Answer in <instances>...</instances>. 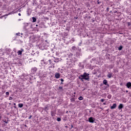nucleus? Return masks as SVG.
I'll use <instances>...</instances> for the list:
<instances>
[{
	"label": "nucleus",
	"instance_id": "1",
	"mask_svg": "<svg viewBox=\"0 0 131 131\" xmlns=\"http://www.w3.org/2000/svg\"><path fill=\"white\" fill-rule=\"evenodd\" d=\"M81 81H83V79L90 81V74L84 72L82 75H80L78 77Z\"/></svg>",
	"mask_w": 131,
	"mask_h": 131
},
{
	"label": "nucleus",
	"instance_id": "2",
	"mask_svg": "<svg viewBox=\"0 0 131 131\" xmlns=\"http://www.w3.org/2000/svg\"><path fill=\"white\" fill-rule=\"evenodd\" d=\"M37 71V68L35 67L32 68L31 70V73H32V74H35Z\"/></svg>",
	"mask_w": 131,
	"mask_h": 131
},
{
	"label": "nucleus",
	"instance_id": "3",
	"mask_svg": "<svg viewBox=\"0 0 131 131\" xmlns=\"http://www.w3.org/2000/svg\"><path fill=\"white\" fill-rule=\"evenodd\" d=\"M89 121L90 122V123H94L95 119L93 118V117H91L89 118Z\"/></svg>",
	"mask_w": 131,
	"mask_h": 131
},
{
	"label": "nucleus",
	"instance_id": "4",
	"mask_svg": "<svg viewBox=\"0 0 131 131\" xmlns=\"http://www.w3.org/2000/svg\"><path fill=\"white\" fill-rule=\"evenodd\" d=\"M103 84L107 85V88H109V84H108V81H107V80H106V79L103 80Z\"/></svg>",
	"mask_w": 131,
	"mask_h": 131
},
{
	"label": "nucleus",
	"instance_id": "5",
	"mask_svg": "<svg viewBox=\"0 0 131 131\" xmlns=\"http://www.w3.org/2000/svg\"><path fill=\"white\" fill-rule=\"evenodd\" d=\"M51 115L52 117L55 116V115H56V111H52L51 112Z\"/></svg>",
	"mask_w": 131,
	"mask_h": 131
},
{
	"label": "nucleus",
	"instance_id": "6",
	"mask_svg": "<svg viewBox=\"0 0 131 131\" xmlns=\"http://www.w3.org/2000/svg\"><path fill=\"white\" fill-rule=\"evenodd\" d=\"M24 52V49H21L20 50H19L17 52L18 55H22V52Z\"/></svg>",
	"mask_w": 131,
	"mask_h": 131
},
{
	"label": "nucleus",
	"instance_id": "7",
	"mask_svg": "<svg viewBox=\"0 0 131 131\" xmlns=\"http://www.w3.org/2000/svg\"><path fill=\"white\" fill-rule=\"evenodd\" d=\"M107 77H108V78H111L112 77V73H108Z\"/></svg>",
	"mask_w": 131,
	"mask_h": 131
},
{
	"label": "nucleus",
	"instance_id": "8",
	"mask_svg": "<svg viewBox=\"0 0 131 131\" xmlns=\"http://www.w3.org/2000/svg\"><path fill=\"white\" fill-rule=\"evenodd\" d=\"M126 86L128 89H130L131 87V82H128L126 83Z\"/></svg>",
	"mask_w": 131,
	"mask_h": 131
},
{
	"label": "nucleus",
	"instance_id": "9",
	"mask_svg": "<svg viewBox=\"0 0 131 131\" xmlns=\"http://www.w3.org/2000/svg\"><path fill=\"white\" fill-rule=\"evenodd\" d=\"M60 75L59 73H56L55 75V78H57V79L60 78Z\"/></svg>",
	"mask_w": 131,
	"mask_h": 131
},
{
	"label": "nucleus",
	"instance_id": "10",
	"mask_svg": "<svg viewBox=\"0 0 131 131\" xmlns=\"http://www.w3.org/2000/svg\"><path fill=\"white\" fill-rule=\"evenodd\" d=\"M116 106H117V105L116 104V103H114L113 104V105L112 106H111V109H115V107H116Z\"/></svg>",
	"mask_w": 131,
	"mask_h": 131
},
{
	"label": "nucleus",
	"instance_id": "11",
	"mask_svg": "<svg viewBox=\"0 0 131 131\" xmlns=\"http://www.w3.org/2000/svg\"><path fill=\"white\" fill-rule=\"evenodd\" d=\"M123 108V104L120 103L118 106V109H122Z\"/></svg>",
	"mask_w": 131,
	"mask_h": 131
},
{
	"label": "nucleus",
	"instance_id": "12",
	"mask_svg": "<svg viewBox=\"0 0 131 131\" xmlns=\"http://www.w3.org/2000/svg\"><path fill=\"white\" fill-rule=\"evenodd\" d=\"M58 91H59L60 92H63V87L62 86H59L58 89Z\"/></svg>",
	"mask_w": 131,
	"mask_h": 131
},
{
	"label": "nucleus",
	"instance_id": "13",
	"mask_svg": "<svg viewBox=\"0 0 131 131\" xmlns=\"http://www.w3.org/2000/svg\"><path fill=\"white\" fill-rule=\"evenodd\" d=\"M72 49L73 51H76L77 50V48H76L75 46H73L72 47Z\"/></svg>",
	"mask_w": 131,
	"mask_h": 131
},
{
	"label": "nucleus",
	"instance_id": "14",
	"mask_svg": "<svg viewBox=\"0 0 131 131\" xmlns=\"http://www.w3.org/2000/svg\"><path fill=\"white\" fill-rule=\"evenodd\" d=\"M23 106H24L23 103H19V104H18V107H19V108H22V107H23Z\"/></svg>",
	"mask_w": 131,
	"mask_h": 131
},
{
	"label": "nucleus",
	"instance_id": "15",
	"mask_svg": "<svg viewBox=\"0 0 131 131\" xmlns=\"http://www.w3.org/2000/svg\"><path fill=\"white\" fill-rule=\"evenodd\" d=\"M78 100L79 101H82V100H83V97L82 96H80L79 98H78Z\"/></svg>",
	"mask_w": 131,
	"mask_h": 131
},
{
	"label": "nucleus",
	"instance_id": "16",
	"mask_svg": "<svg viewBox=\"0 0 131 131\" xmlns=\"http://www.w3.org/2000/svg\"><path fill=\"white\" fill-rule=\"evenodd\" d=\"M45 111H48L49 110V106H46L44 108Z\"/></svg>",
	"mask_w": 131,
	"mask_h": 131
},
{
	"label": "nucleus",
	"instance_id": "17",
	"mask_svg": "<svg viewBox=\"0 0 131 131\" xmlns=\"http://www.w3.org/2000/svg\"><path fill=\"white\" fill-rule=\"evenodd\" d=\"M32 22H36V18L35 17H32Z\"/></svg>",
	"mask_w": 131,
	"mask_h": 131
},
{
	"label": "nucleus",
	"instance_id": "18",
	"mask_svg": "<svg viewBox=\"0 0 131 131\" xmlns=\"http://www.w3.org/2000/svg\"><path fill=\"white\" fill-rule=\"evenodd\" d=\"M71 102H75V98H71Z\"/></svg>",
	"mask_w": 131,
	"mask_h": 131
},
{
	"label": "nucleus",
	"instance_id": "19",
	"mask_svg": "<svg viewBox=\"0 0 131 131\" xmlns=\"http://www.w3.org/2000/svg\"><path fill=\"white\" fill-rule=\"evenodd\" d=\"M127 24L128 27H129V26H131V21L130 22H127Z\"/></svg>",
	"mask_w": 131,
	"mask_h": 131
},
{
	"label": "nucleus",
	"instance_id": "20",
	"mask_svg": "<svg viewBox=\"0 0 131 131\" xmlns=\"http://www.w3.org/2000/svg\"><path fill=\"white\" fill-rule=\"evenodd\" d=\"M122 46H120L119 47V51H121V50H122Z\"/></svg>",
	"mask_w": 131,
	"mask_h": 131
},
{
	"label": "nucleus",
	"instance_id": "21",
	"mask_svg": "<svg viewBox=\"0 0 131 131\" xmlns=\"http://www.w3.org/2000/svg\"><path fill=\"white\" fill-rule=\"evenodd\" d=\"M57 121H58V122L61 121V118H57Z\"/></svg>",
	"mask_w": 131,
	"mask_h": 131
},
{
	"label": "nucleus",
	"instance_id": "22",
	"mask_svg": "<svg viewBox=\"0 0 131 131\" xmlns=\"http://www.w3.org/2000/svg\"><path fill=\"white\" fill-rule=\"evenodd\" d=\"M6 96H9L10 95V93L9 92H6Z\"/></svg>",
	"mask_w": 131,
	"mask_h": 131
},
{
	"label": "nucleus",
	"instance_id": "23",
	"mask_svg": "<svg viewBox=\"0 0 131 131\" xmlns=\"http://www.w3.org/2000/svg\"><path fill=\"white\" fill-rule=\"evenodd\" d=\"M100 101H101V102H104V101H105V99H101Z\"/></svg>",
	"mask_w": 131,
	"mask_h": 131
},
{
	"label": "nucleus",
	"instance_id": "24",
	"mask_svg": "<svg viewBox=\"0 0 131 131\" xmlns=\"http://www.w3.org/2000/svg\"><path fill=\"white\" fill-rule=\"evenodd\" d=\"M60 81L61 82H63V81H64V79H60Z\"/></svg>",
	"mask_w": 131,
	"mask_h": 131
},
{
	"label": "nucleus",
	"instance_id": "25",
	"mask_svg": "<svg viewBox=\"0 0 131 131\" xmlns=\"http://www.w3.org/2000/svg\"><path fill=\"white\" fill-rule=\"evenodd\" d=\"M108 99H111V95H108Z\"/></svg>",
	"mask_w": 131,
	"mask_h": 131
},
{
	"label": "nucleus",
	"instance_id": "26",
	"mask_svg": "<svg viewBox=\"0 0 131 131\" xmlns=\"http://www.w3.org/2000/svg\"><path fill=\"white\" fill-rule=\"evenodd\" d=\"M16 35H19V36H20V33H16Z\"/></svg>",
	"mask_w": 131,
	"mask_h": 131
},
{
	"label": "nucleus",
	"instance_id": "27",
	"mask_svg": "<svg viewBox=\"0 0 131 131\" xmlns=\"http://www.w3.org/2000/svg\"><path fill=\"white\" fill-rule=\"evenodd\" d=\"M31 117H32V116H30L29 117V119H31Z\"/></svg>",
	"mask_w": 131,
	"mask_h": 131
},
{
	"label": "nucleus",
	"instance_id": "28",
	"mask_svg": "<svg viewBox=\"0 0 131 131\" xmlns=\"http://www.w3.org/2000/svg\"><path fill=\"white\" fill-rule=\"evenodd\" d=\"M101 3V2H99V1H97V4H100Z\"/></svg>",
	"mask_w": 131,
	"mask_h": 131
},
{
	"label": "nucleus",
	"instance_id": "29",
	"mask_svg": "<svg viewBox=\"0 0 131 131\" xmlns=\"http://www.w3.org/2000/svg\"><path fill=\"white\" fill-rule=\"evenodd\" d=\"M65 35H66V36H67V35H68V34H67V33H65Z\"/></svg>",
	"mask_w": 131,
	"mask_h": 131
},
{
	"label": "nucleus",
	"instance_id": "30",
	"mask_svg": "<svg viewBox=\"0 0 131 131\" xmlns=\"http://www.w3.org/2000/svg\"><path fill=\"white\" fill-rule=\"evenodd\" d=\"M106 10H107V11H109V8H107L106 9Z\"/></svg>",
	"mask_w": 131,
	"mask_h": 131
},
{
	"label": "nucleus",
	"instance_id": "31",
	"mask_svg": "<svg viewBox=\"0 0 131 131\" xmlns=\"http://www.w3.org/2000/svg\"><path fill=\"white\" fill-rule=\"evenodd\" d=\"M18 16H21V13H18Z\"/></svg>",
	"mask_w": 131,
	"mask_h": 131
},
{
	"label": "nucleus",
	"instance_id": "32",
	"mask_svg": "<svg viewBox=\"0 0 131 131\" xmlns=\"http://www.w3.org/2000/svg\"><path fill=\"white\" fill-rule=\"evenodd\" d=\"M14 108H17V106H14Z\"/></svg>",
	"mask_w": 131,
	"mask_h": 131
},
{
	"label": "nucleus",
	"instance_id": "33",
	"mask_svg": "<svg viewBox=\"0 0 131 131\" xmlns=\"http://www.w3.org/2000/svg\"><path fill=\"white\" fill-rule=\"evenodd\" d=\"M13 105H14V106H16V103H14L13 104Z\"/></svg>",
	"mask_w": 131,
	"mask_h": 131
},
{
	"label": "nucleus",
	"instance_id": "34",
	"mask_svg": "<svg viewBox=\"0 0 131 131\" xmlns=\"http://www.w3.org/2000/svg\"><path fill=\"white\" fill-rule=\"evenodd\" d=\"M126 93H128V91L126 90Z\"/></svg>",
	"mask_w": 131,
	"mask_h": 131
},
{
	"label": "nucleus",
	"instance_id": "35",
	"mask_svg": "<svg viewBox=\"0 0 131 131\" xmlns=\"http://www.w3.org/2000/svg\"><path fill=\"white\" fill-rule=\"evenodd\" d=\"M103 105H106V103H103Z\"/></svg>",
	"mask_w": 131,
	"mask_h": 131
},
{
	"label": "nucleus",
	"instance_id": "36",
	"mask_svg": "<svg viewBox=\"0 0 131 131\" xmlns=\"http://www.w3.org/2000/svg\"><path fill=\"white\" fill-rule=\"evenodd\" d=\"M49 61L50 62H51V59L49 60Z\"/></svg>",
	"mask_w": 131,
	"mask_h": 131
},
{
	"label": "nucleus",
	"instance_id": "37",
	"mask_svg": "<svg viewBox=\"0 0 131 131\" xmlns=\"http://www.w3.org/2000/svg\"><path fill=\"white\" fill-rule=\"evenodd\" d=\"M74 95H75L76 93H75V92H74Z\"/></svg>",
	"mask_w": 131,
	"mask_h": 131
}]
</instances>
